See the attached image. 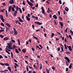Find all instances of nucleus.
<instances>
[{"label":"nucleus","mask_w":73,"mask_h":73,"mask_svg":"<svg viewBox=\"0 0 73 73\" xmlns=\"http://www.w3.org/2000/svg\"><path fill=\"white\" fill-rule=\"evenodd\" d=\"M9 30V28H6V32H7V31H8Z\"/></svg>","instance_id":"obj_51"},{"label":"nucleus","mask_w":73,"mask_h":73,"mask_svg":"<svg viewBox=\"0 0 73 73\" xmlns=\"http://www.w3.org/2000/svg\"><path fill=\"white\" fill-rule=\"evenodd\" d=\"M6 24V25L8 27H9L10 28L11 27V25L8 23H7Z\"/></svg>","instance_id":"obj_20"},{"label":"nucleus","mask_w":73,"mask_h":73,"mask_svg":"<svg viewBox=\"0 0 73 73\" xmlns=\"http://www.w3.org/2000/svg\"><path fill=\"white\" fill-rule=\"evenodd\" d=\"M57 50L58 51H59L60 50V47L58 48L57 49Z\"/></svg>","instance_id":"obj_62"},{"label":"nucleus","mask_w":73,"mask_h":73,"mask_svg":"<svg viewBox=\"0 0 73 73\" xmlns=\"http://www.w3.org/2000/svg\"><path fill=\"white\" fill-rule=\"evenodd\" d=\"M5 10V9H3V10L2 9H0V10L1 11H0V12H4V10Z\"/></svg>","instance_id":"obj_54"},{"label":"nucleus","mask_w":73,"mask_h":73,"mask_svg":"<svg viewBox=\"0 0 73 73\" xmlns=\"http://www.w3.org/2000/svg\"><path fill=\"white\" fill-rule=\"evenodd\" d=\"M58 18L59 19H60L61 21H62V18L60 16L58 17Z\"/></svg>","instance_id":"obj_31"},{"label":"nucleus","mask_w":73,"mask_h":73,"mask_svg":"<svg viewBox=\"0 0 73 73\" xmlns=\"http://www.w3.org/2000/svg\"><path fill=\"white\" fill-rule=\"evenodd\" d=\"M19 11L20 12V13H22V11L21 9H19Z\"/></svg>","instance_id":"obj_56"},{"label":"nucleus","mask_w":73,"mask_h":73,"mask_svg":"<svg viewBox=\"0 0 73 73\" xmlns=\"http://www.w3.org/2000/svg\"><path fill=\"white\" fill-rule=\"evenodd\" d=\"M68 49L70 51H72V49L71 48V47L70 46H69V47H68Z\"/></svg>","instance_id":"obj_19"},{"label":"nucleus","mask_w":73,"mask_h":73,"mask_svg":"<svg viewBox=\"0 0 73 73\" xmlns=\"http://www.w3.org/2000/svg\"><path fill=\"white\" fill-rule=\"evenodd\" d=\"M68 37L70 39V40H72V37L70 35H68Z\"/></svg>","instance_id":"obj_27"},{"label":"nucleus","mask_w":73,"mask_h":73,"mask_svg":"<svg viewBox=\"0 0 73 73\" xmlns=\"http://www.w3.org/2000/svg\"><path fill=\"white\" fill-rule=\"evenodd\" d=\"M14 35L15 36H16L17 35V31L16 30H14Z\"/></svg>","instance_id":"obj_10"},{"label":"nucleus","mask_w":73,"mask_h":73,"mask_svg":"<svg viewBox=\"0 0 73 73\" xmlns=\"http://www.w3.org/2000/svg\"><path fill=\"white\" fill-rule=\"evenodd\" d=\"M18 45H20V40L19 39H18Z\"/></svg>","instance_id":"obj_34"},{"label":"nucleus","mask_w":73,"mask_h":73,"mask_svg":"<svg viewBox=\"0 0 73 73\" xmlns=\"http://www.w3.org/2000/svg\"><path fill=\"white\" fill-rule=\"evenodd\" d=\"M17 13V11L16 10L14 13V16L16 17V15Z\"/></svg>","instance_id":"obj_9"},{"label":"nucleus","mask_w":73,"mask_h":73,"mask_svg":"<svg viewBox=\"0 0 73 73\" xmlns=\"http://www.w3.org/2000/svg\"><path fill=\"white\" fill-rule=\"evenodd\" d=\"M41 10H42V13L43 14H44V15L46 16V13H45V10L44 9L43 7H41Z\"/></svg>","instance_id":"obj_2"},{"label":"nucleus","mask_w":73,"mask_h":73,"mask_svg":"<svg viewBox=\"0 0 73 73\" xmlns=\"http://www.w3.org/2000/svg\"><path fill=\"white\" fill-rule=\"evenodd\" d=\"M53 17L54 19H57V17L56 15H54L53 16Z\"/></svg>","instance_id":"obj_16"},{"label":"nucleus","mask_w":73,"mask_h":73,"mask_svg":"<svg viewBox=\"0 0 73 73\" xmlns=\"http://www.w3.org/2000/svg\"><path fill=\"white\" fill-rule=\"evenodd\" d=\"M52 69L54 70L53 71H54L55 70V68L54 67H52Z\"/></svg>","instance_id":"obj_37"},{"label":"nucleus","mask_w":73,"mask_h":73,"mask_svg":"<svg viewBox=\"0 0 73 73\" xmlns=\"http://www.w3.org/2000/svg\"><path fill=\"white\" fill-rule=\"evenodd\" d=\"M11 9L12 11L13 12H14L15 11V9L13 7H12Z\"/></svg>","instance_id":"obj_32"},{"label":"nucleus","mask_w":73,"mask_h":73,"mask_svg":"<svg viewBox=\"0 0 73 73\" xmlns=\"http://www.w3.org/2000/svg\"><path fill=\"white\" fill-rule=\"evenodd\" d=\"M16 47H17L15 45H14L13 46V49H15Z\"/></svg>","instance_id":"obj_30"},{"label":"nucleus","mask_w":73,"mask_h":73,"mask_svg":"<svg viewBox=\"0 0 73 73\" xmlns=\"http://www.w3.org/2000/svg\"><path fill=\"white\" fill-rule=\"evenodd\" d=\"M3 58V57L2 56V55H0V59H1V58Z\"/></svg>","instance_id":"obj_57"},{"label":"nucleus","mask_w":73,"mask_h":73,"mask_svg":"<svg viewBox=\"0 0 73 73\" xmlns=\"http://www.w3.org/2000/svg\"><path fill=\"white\" fill-rule=\"evenodd\" d=\"M5 65L6 66H9V64L8 63H5Z\"/></svg>","instance_id":"obj_28"},{"label":"nucleus","mask_w":73,"mask_h":73,"mask_svg":"<svg viewBox=\"0 0 73 73\" xmlns=\"http://www.w3.org/2000/svg\"><path fill=\"white\" fill-rule=\"evenodd\" d=\"M39 46H40V47L41 48H43V47H42V45L41 44L39 45Z\"/></svg>","instance_id":"obj_53"},{"label":"nucleus","mask_w":73,"mask_h":73,"mask_svg":"<svg viewBox=\"0 0 73 73\" xmlns=\"http://www.w3.org/2000/svg\"><path fill=\"white\" fill-rule=\"evenodd\" d=\"M11 57L12 58H13V52H11Z\"/></svg>","instance_id":"obj_45"},{"label":"nucleus","mask_w":73,"mask_h":73,"mask_svg":"<svg viewBox=\"0 0 73 73\" xmlns=\"http://www.w3.org/2000/svg\"><path fill=\"white\" fill-rule=\"evenodd\" d=\"M26 17L27 18V21H29L30 20V18L28 17L27 16H26Z\"/></svg>","instance_id":"obj_18"},{"label":"nucleus","mask_w":73,"mask_h":73,"mask_svg":"<svg viewBox=\"0 0 73 73\" xmlns=\"http://www.w3.org/2000/svg\"><path fill=\"white\" fill-rule=\"evenodd\" d=\"M23 5H25V2H24V1H23Z\"/></svg>","instance_id":"obj_47"},{"label":"nucleus","mask_w":73,"mask_h":73,"mask_svg":"<svg viewBox=\"0 0 73 73\" xmlns=\"http://www.w3.org/2000/svg\"><path fill=\"white\" fill-rule=\"evenodd\" d=\"M0 25L2 26V27H4L5 26V25L3 23H0Z\"/></svg>","instance_id":"obj_35"},{"label":"nucleus","mask_w":73,"mask_h":73,"mask_svg":"<svg viewBox=\"0 0 73 73\" xmlns=\"http://www.w3.org/2000/svg\"><path fill=\"white\" fill-rule=\"evenodd\" d=\"M9 38L7 37H5V38H3V40L5 41H7L8 40H9Z\"/></svg>","instance_id":"obj_11"},{"label":"nucleus","mask_w":73,"mask_h":73,"mask_svg":"<svg viewBox=\"0 0 73 73\" xmlns=\"http://www.w3.org/2000/svg\"><path fill=\"white\" fill-rule=\"evenodd\" d=\"M7 69H8V70H9L10 72H11V73L13 72V71H11V68L9 66L7 68Z\"/></svg>","instance_id":"obj_4"},{"label":"nucleus","mask_w":73,"mask_h":73,"mask_svg":"<svg viewBox=\"0 0 73 73\" xmlns=\"http://www.w3.org/2000/svg\"><path fill=\"white\" fill-rule=\"evenodd\" d=\"M9 3H10V4H13L15 3L14 2V0H10L9 1Z\"/></svg>","instance_id":"obj_8"},{"label":"nucleus","mask_w":73,"mask_h":73,"mask_svg":"<svg viewBox=\"0 0 73 73\" xmlns=\"http://www.w3.org/2000/svg\"><path fill=\"white\" fill-rule=\"evenodd\" d=\"M35 23L37 24V25H41L42 24V23H40L39 22H35Z\"/></svg>","instance_id":"obj_7"},{"label":"nucleus","mask_w":73,"mask_h":73,"mask_svg":"<svg viewBox=\"0 0 73 73\" xmlns=\"http://www.w3.org/2000/svg\"><path fill=\"white\" fill-rule=\"evenodd\" d=\"M44 36L45 37H46L47 36V34L46 33H45L44 34Z\"/></svg>","instance_id":"obj_50"},{"label":"nucleus","mask_w":73,"mask_h":73,"mask_svg":"<svg viewBox=\"0 0 73 73\" xmlns=\"http://www.w3.org/2000/svg\"><path fill=\"white\" fill-rule=\"evenodd\" d=\"M68 70H69L68 68H66V71L68 72Z\"/></svg>","instance_id":"obj_41"},{"label":"nucleus","mask_w":73,"mask_h":73,"mask_svg":"<svg viewBox=\"0 0 73 73\" xmlns=\"http://www.w3.org/2000/svg\"><path fill=\"white\" fill-rule=\"evenodd\" d=\"M33 37L36 40H38V38H37L35 36H33Z\"/></svg>","instance_id":"obj_33"},{"label":"nucleus","mask_w":73,"mask_h":73,"mask_svg":"<svg viewBox=\"0 0 73 73\" xmlns=\"http://www.w3.org/2000/svg\"><path fill=\"white\" fill-rule=\"evenodd\" d=\"M15 22L17 24V23H18V24H19V25H21V23H20L19 22V21L15 20Z\"/></svg>","instance_id":"obj_12"},{"label":"nucleus","mask_w":73,"mask_h":73,"mask_svg":"<svg viewBox=\"0 0 73 73\" xmlns=\"http://www.w3.org/2000/svg\"><path fill=\"white\" fill-rule=\"evenodd\" d=\"M5 13H6V15L7 17H8V15H7V10H6L5 11Z\"/></svg>","instance_id":"obj_48"},{"label":"nucleus","mask_w":73,"mask_h":73,"mask_svg":"<svg viewBox=\"0 0 73 73\" xmlns=\"http://www.w3.org/2000/svg\"><path fill=\"white\" fill-rule=\"evenodd\" d=\"M0 37L2 38H3L4 36H3L2 35H0Z\"/></svg>","instance_id":"obj_58"},{"label":"nucleus","mask_w":73,"mask_h":73,"mask_svg":"<svg viewBox=\"0 0 73 73\" xmlns=\"http://www.w3.org/2000/svg\"><path fill=\"white\" fill-rule=\"evenodd\" d=\"M72 66H70V65H69V68L70 69H71V68H72Z\"/></svg>","instance_id":"obj_60"},{"label":"nucleus","mask_w":73,"mask_h":73,"mask_svg":"<svg viewBox=\"0 0 73 73\" xmlns=\"http://www.w3.org/2000/svg\"><path fill=\"white\" fill-rule=\"evenodd\" d=\"M70 33H73V32L71 30H70Z\"/></svg>","instance_id":"obj_61"},{"label":"nucleus","mask_w":73,"mask_h":73,"mask_svg":"<svg viewBox=\"0 0 73 73\" xmlns=\"http://www.w3.org/2000/svg\"><path fill=\"white\" fill-rule=\"evenodd\" d=\"M40 70H41L42 68V67L43 66V65H42L41 63L40 64Z\"/></svg>","instance_id":"obj_24"},{"label":"nucleus","mask_w":73,"mask_h":73,"mask_svg":"<svg viewBox=\"0 0 73 73\" xmlns=\"http://www.w3.org/2000/svg\"><path fill=\"white\" fill-rule=\"evenodd\" d=\"M36 17L34 16H33V15H32V17L33 18V19L36 18Z\"/></svg>","instance_id":"obj_44"},{"label":"nucleus","mask_w":73,"mask_h":73,"mask_svg":"<svg viewBox=\"0 0 73 73\" xmlns=\"http://www.w3.org/2000/svg\"><path fill=\"white\" fill-rule=\"evenodd\" d=\"M65 9L66 11V12H68L69 11V9L67 7H65Z\"/></svg>","instance_id":"obj_22"},{"label":"nucleus","mask_w":73,"mask_h":73,"mask_svg":"<svg viewBox=\"0 0 73 73\" xmlns=\"http://www.w3.org/2000/svg\"><path fill=\"white\" fill-rule=\"evenodd\" d=\"M64 59L68 61V63H70V60H69V58L67 57H64Z\"/></svg>","instance_id":"obj_6"},{"label":"nucleus","mask_w":73,"mask_h":73,"mask_svg":"<svg viewBox=\"0 0 73 73\" xmlns=\"http://www.w3.org/2000/svg\"><path fill=\"white\" fill-rule=\"evenodd\" d=\"M59 3L60 4H62V2L61 0H59Z\"/></svg>","instance_id":"obj_49"},{"label":"nucleus","mask_w":73,"mask_h":73,"mask_svg":"<svg viewBox=\"0 0 73 73\" xmlns=\"http://www.w3.org/2000/svg\"><path fill=\"white\" fill-rule=\"evenodd\" d=\"M18 19H19V22L22 23L24 22V21H23L22 20H21L20 17H18Z\"/></svg>","instance_id":"obj_14"},{"label":"nucleus","mask_w":73,"mask_h":73,"mask_svg":"<svg viewBox=\"0 0 73 73\" xmlns=\"http://www.w3.org/2000/svg\"><path fill=\"white\" fill-rule=\"evenodd\" d=\"M21 9V8H20L19 7H18V6H17L16 7V10L17 11H19V9L20 10Z\"/></svg>","instance_id":"obj_15"},{"label":"nucleus","mask_w":73,"mask_h":73,"mask_svg":"<svg viewBox=\"0 0 73 73\" xmlns=\"http://www.w3.org/2000/svg\"><path fill=\"white\" fill-rule=\"evenodd\" d=\"M22 51L23 52V53H25L26 52V50L23 49H22Z\"/></svg>","instance_id":"obj_21"},{"label":"nucleus","mask_w":73,"mask_h":73,"mask_svg":"<svg viewBox=\"0 0 73 73\" xmlns=\"http://www.w3.org/2000/svg\"><path fill=\"white\" fill-rule=\"evenodd\" d=\"M0 19L2 21L3 23H4L5 20L4 19L2 15H0Z\"/></svg>","instance_id":"obj_3"},{"label":"nucleus","mask_w":73,"mask_h":73,"mask_svg":"<svg viewBox=\"0 0 73 73\" xmlns=\"http://www.w3.org/2000/svg\"><path fill=\"white\" fill-rule=\"evenodd\" d=\"M38 3H37L36 4V5L35 6V7L36 8H38Z\"/></svg>","instance_id":"obj_52"},{"label":"nucleus","mask_w":73,"mask_h":73,"mask_svg":"<svg viewBox=\"0 0 73 73\" xmlns=\"http://www.w3.org/2000/svg\"><path fill=\"white\" fill-rule=\"evenodd\" d=\"M46 72L47 73H50V71L48 70V68H46Z\"/></svg>","instance_id":"obj_25"},{"label":"nucleus","mask_w":73,"mask_h":73,"mask_svg":"<svg viewBox=\"0 0 73 73\" xmlns=\"http://www.w3.org/2000/svg\"><path fill=\"white\" fill-rule=\"evenodd\" d=\"M64 49H67L68 48L67 47H66V44H64Z\"/></svg>","instance_id":"obj_23"},{"label":"nucleus","mask_w":73,"mask_h":73,"mask_svg":"<svg viewBox=\"0 0 73 73\" xmlns=\"http://www.w3.org/2000/svg\"><path fill=\"white\" fill-rule=\"evenodd\" d=\"M4 31V30H3V29L0 30V33H2Z\"/></svg>","instance_id":"obj_38"},{"label":"nucleus","mask_w":73,"mask_h":73,"mask_svg":"<svg viewBox=\"0 0 73 73\" xmlns=\"http://www.w3.org/2000/svg\"><path fill=\"white\" fill-rule=\"evenodd\" d=\"M54 35V34L53 33H51V38H52V37H53Z\"/></svg>","instance_id":"obj_26"},{"label":"nucleus","mask_w":73,"mask_h":73,"mask_svg":"<svg viewBox=\"0 0 73 73\" xmlns=\"http://www.w3.org/2000/svg\"><path fill=\"white\" fill-rule=\"evenodd\" d=\"M14 62H17V60H16L15 59H14Z\"/></svg>","instance_id":"obj_59"},{"label":"nucleus","mask_w":73,"mask_h":73,"mask_svg":"<svg viewBox=\"0 0 73 73\" xmlns=\"http://www.w3.org/2000/svg\"><path fill=\"white\" fill-rule=\"evenodd\" d=\"M7 45H9V46H11V43H8Z\"/></svg>","instance_id":"obj_55"},{"label":"nucleus","mask_w":73,"mask_h":73,"mask_svg":"<svg viewBox=\"0 0 73 73\" xmlns=\"http://www.w3.org/2000/svg\"><path fill=\"white\" fill-rule=\"evenodd\" d=\"M11 47V46H6V48H8Z\"/></svg>","instance_id":"obj_42"},{"label":"nucleus","mask_w":73,"mask_h":73,"mask_svg":"<svg viewBox=\"0 0 73 73\" xmlns=\"http://www.w3.org/2000/svg\"><path fill=\"white\" fill-rule=\"evenodd\" d=\"M30 1L31 2H32V3H34V1H33V0H30Z\"/></svg>","instance_id":"obj_63"},{"label":"nucleus","mask_w":73,"mask_h":73,"mask_svg":"<svg viewBox=\"0 0 73 73\" xmlns=\"http://www.w3.org/2000/svg\"><path fill=\"white\" fill-rule=\"evenodd\" d=\"M66 63V65L67 66H68L69 64L68 63V62L67 61H65Z\"/></svg>","instance_id":"obj_36"},{"label":"nucleus","mask_w":73,"mask_h":73,"mask_svg":"<svg viewBox=\"0 0 73 73\" xmlns=\"http://www.w3.org/2000/svg\"><path fill=\"white\" fill-rule=\"evenodd\" d=\"M0 64H1L2 66L5 65V63L3 64L2 63H0Z\"/></svg>","instance_id":"obj_46"},{"label":"nucleus","mask_w":73,"mask_h":73,"mask_svg":"<svg viewBox=\"0 0 73 73\" xmlns=\"http://www.w3.org/2000/svg\"><path fill=\"white\" fill-rule=\"evenodd\" d=\"M5 52H7V53L8 54H10V52H9L8 51H7V50H5Z\"/></svg>","instance_id":"obj_39"},{"label":"nucleus","mask_w":73,"mask_h":73,"mask_svg":"<svg viewBox=\"0 0 73 73\" xmlns=\"http://www.w3.org/2000/svg\"><path fill=\"white\" fill-rule=\"evenodd\" d=\"M8 71V70L7 69H5L4 71L1 70L0 71V72L3 73H7V72Z\"/></svg>","instance_id":"obj_5"},{"label":"nucleus","mask_w":73,"mask_h":73,"mask_svg":"<svg viewBox=\"0 0 73 73\" xmlns=\"http://www.w3.org/2000/svg\"><path fill=\"white\" fill-rule=\"evenodd\" d=\"M27 4H28L29 6H31V8H32L33 10H34V9H35V7H32L33 6V4L31 3L30 2H29V1H28V0H27Z\"/></svg>","instance_id":"obj_1"},{"label":"nucleus","mask_w":73,"mask_h":73,"mask_svg":"<svg viewBox=\"0 0 73 73\" xmlns=\"http://www.w3.org/2000/svg\"><path fill=\"white\" fill-rule=\"evenodd\" d=\"M11 8H12V6H9V10H8L9 12H10L11 11Z\"/></svg>","instance_id":"obj_13"},{"label":"nucleus","mask_w":73,"mask_h":73,"mask_svg":"<svg viewBox=\"0 0 73 73\" xmlns=\"http://www.w3.org/2000/svg\"><path fill=\"white\" fill-rule=\"evenodd\" d=\"M59 24L60 25V26H61V27H64L63 24L62 23V22H59Z\"/></svg>","instance_id":"obj_17"},{"label":"nucleus","mask_w":73,"mask_h":73,"mask_svg":"<svg viewBox=\"0 0 73 73\" xmlns=\"http://www.w3.org/2000/svg\"><path fill=\"white\" fill-rule=\"evenodd\" d=\"M15 50L16 52L17 53H19V52L18 51V50L16 48L15 49Z\"/></svg>","instance_id":"obj_29"},{"label":"nucleus","mask_w":73,"mask_h":73,"mask_svg":"<svg viewBox=\"0 0 73 73\" xmlns=\"http://www.w3.org/2000/svg\"><path fill=\"white\" fill-rule=\"evenodd\" d=\"M27 72L29 71V69L28 68V66H27Z\"/></svg>","instance_id":"obj_43"},{"label":"nucleus","mask_w":73,"mask_h":73,"mask_svg":"<svg viewBox=\"0 0 73 73\" xmlns=\"http://www.w3.org/2000/svg\"><path fill=\"white\" fill-rule=\"evenodd\" d=\"M2 4L3 5V7H5V6L6 5V4L5 3H3Z\"/></svg>","instance_id":"obj_40"},{"label":"nucleus","mask_w":73,"mask_h":73,"mask_svg":"<svg viewBox=\"0 0 73 73\" xmlns=\"http://www.w3.org/2000/svg\"><path fill=\"white\" fill-rule=\"evenodd\" d=\"M55 38H56V40L57 41V40H59V39H58L56 37H55Z\"/></svg>","instance_id":"obj_64"}]
</instances>
